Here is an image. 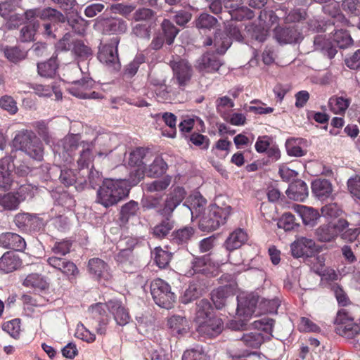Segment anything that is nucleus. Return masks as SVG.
Wrapping results in <instances>:
<instances>
[{
    "label": "nucleus",
    "instance_id": "nucleus-1",
    "mask_svg": "<svg viewBox=\"0 0 360 360\" xmlns=\"http://www.w3.org/2000/svg\"><path fill=\"white\" fill-rule=\"evenodd\" d=\"M63 150L60 155L63 161L70 164L76 160L78 170L88 169L90 163L93 160L91 143L86 141H79V138L77 134H70L66 136L62 141Z\"/></svg>",
    "mask_w": 360,
    "mask_h": 360
},
{
    "label": "nucleus",
    "instance_id": "nucleus-2",
    "mask_svg": "<svg viewBox=\"0 0 360 360\" xmlns=\"http://www.w3.org/2000/svg\"><path fill=\"white\" fill-rule=\"evenodd\" d=\"M129 189L123 180L107 179L97 191L96 202L108 208L113 206L128 195Z\"/></svg>",
    "mask_w": 360,
    "mask_h": 360
},
{
    "label": "nucleus",
    "instance_id": "nucleus-3",
    "mask_svg": "<svg viewBox=\"0 0 360 360\" xmlns=\"http://www.w3.org/2000/svg\"><path fill=\"white\" fill-rule=\"evenodd\" d=\"M13 145L24 152L32 159L41 161L44 157V148L41 141L31 130L22 129L15 134Z\"/></svg>",
    "mask_w": 360,
    "mask_h": 360
},
{
    "label": "nucleus",
    "instance_id": "nucleus-4",
    "mask_svg": "<svg viewBox=\"0 0 360 360\" xmlns=\"http://www.w3.org/2000/svg\"><path fill=\"white\" fill-rule=\"evenodd\" d=\"M231 207H219L214 205L205 210L199 221V229L202 231L210 232L224 224L229 215Z\"/></svg>",
    "mask_w": 360,
    "mask_h": 360
},
{
    "label": "nucleus",
    "instance_id": "nucleus-5",
    "mask_svg": "<svg viewBox=\"0 0 360 360\" xmlns=\"http://www.w3.org/2000/svg\"><path fill=\"white\" fill-rule=\"evenodd\" d=\"M169 64L173 73L172 82L177 84L181 90H184L193 75V69L191 64L186 58H182L178 56H173Z\"/></svg>",
    "mask_w": 360,
    "mask_h": 360
},
{
    "label": "nucleus",
    "instance_id": "nucleus-6",
    "mask_svg": "<svg viewBox=\"0 0 360 360\" xmlns=\"http://www.w3.org/2000/svg\"><path fill=\"white\" fill-rule=\"evenodd\" d=\"M150 293L153 300L159 307L171 309L175 301L174 293L167 283L160 278L153 281L150 283Z\"/></svg>",
    "mask_w": 360,
    "mask_h": 360
},
{
    "label": "nucleus",
    "instance_id": "nucleus-7",
    "mask_svg": "<svg viewBox=\"0 0 360 360\" xmlns=\"http://www.w3.org/2000/svg\"><path fill=\"white\" fill-rule=\"evenodd\" d=\"M119 42L120 38L115 37L111 39L110 43L101 44L98 52L99 61L112 71H118L121 68L117 53Z\"/></svg>",
    "mask_w": 360,
    "mask_h": 360
},
{
    "label": "nucleus",
    "instance_id": "nucleus-8",
    "mask_svg": "<svg viewBox=\"0 0 360 360\" xmlns=\"http://www.w3.org/2000/svg\"><path fill=\"white\" fill-rule=\"evenodd\" d=\"M336 333L343 337L351 339L360 334V325L354 323L353 319L349 317L345 309L340 310L335 319Z\"/></svg>",
    "mask_w": 360,
    "mask_h": 360
},
{
    "label": "nucleus",
    "instance_id": "nucleus-9",
    "mask_svg": "<svg viewBox=\"0 0 360 360\" xmlns=\"http://www.w3.org/2000/svg\"><path fill=\"white\" fill-rule=\"evenodd\" d=\"M24 15L30 24H32L33 22H39L36 20L37 18L41 20H50L56 22H65L66 20L65 16L61 12L51 7L44 9H30L25 12Z\"/></svg>",
    "mask_w": 360,
    "mask_h": 360
},
{
    "label": "nucleus",
    "instance_id": "nucleus-10",
    "mask_svg": "<svg viewBox=\"0 0 360 360\" xmlns=\"http://www.w3.org/2000/svg\"><path fill=\"white\" fill-rule=\"evenodd\" d=\"M237 308L236 314L239 318L249 319L255 313L259 301L258 295L254 293L240 294L236 298Z\"/></svg>",
    "mask_w": 360,
    "mask_h": 360
},
{
    "label": "nucleus",
    "instance_id": "nucleus-11",
    "mask_svg": "<svg viewBox=\"0 0 360 360\" xmlns=\"http://www.w3.org/2000/svg\"><path fill=\"white\" fill-rule=\"evenodd\" d=\"M196 325L198 333L208 338L215 337L223 330L222 320L218 317H210L196 323Z\"/></svg>",
    "mask_w": 360,
    "mask_h": 360
},
{
    "label": "nucleus",
    "instance_id": "nucleus-12",
    "mask_svg": "<svg viewBox=\"0 0 360 360\" xmlns=\"http://www.w3.org/2000/svg\"><path fill=\"white\" fill-rule=\"evenodd\" d=\"M186 193L184 188L177 187L173 190L167 196L163 204V208L158 210L159 214H172L176 207L185 198Z\"/></svg>",
    "mask_w": 360,
    "mask_h": 360
},
{
    "label": "nucleus",
    "instance_id": "nucleus-13",
    "mask_svg": "<svg viewBox=\"0 0 360 360\" xmlns=\"http://www.w3.org/2000/svg\"><path fill=\"white\" fill-rule=\"evenodd\" d=\"M291 252L294 257H309L316 250L314 240L306 237L298 238L290 245Z\"/></svg>",
    "mask_w": 360,
    "mask_h": 360
},
{
    "label": "nucleus",
    "instance_id": "nucleus-14",
    "mask_svg": "<svg viewBox=\"0 0 360 360\" xmlns=\"http://www.w3.org/2000/svg\"><path fill=\"white\" fill-rule=\"evenodd\" d=\"M105 305V309L112 314L117 324L121 326L127 325L130 321V315L127 309L117 300H110Z\"/></svg>",
    "mask_w": 360,
    "mask_h": 360
},
{
    "label": "nucleus",
    "instance_id": "nucleus-15",
    "mask_svg": "<svg viewBox=\"0 0 360 360\" xmlns=\"http://www.w3.org/2000/svg\"><path fill=\"white\" fill-rule=\"evenodd\" d=\"M167 169V165L162 157L157 156L153 160V162L148 166L145 167V169L139 174L137 179H133L134 184H136L141 181L145 174L150 177H158L166 172Z\"/></svg>",
    "mask_w": 360,
    "mask_h": 360
},
{
    "label": "nucleus",
    "instance_id": "nucleus-16",
    "mask_svg": "<svg viewBox=\"0 0 360 360\" xmlns=\"http://www.w3.org/2000/svg\"><path fill=\"white\" fill-rule=\"evenodd\" d=\"M222 65L218 56L213 53H206L199 58L196 62V69L202 72L218 71Z\"/></svg>",
    "mask_w": 360,
    "mask_h": 360
},
{
    "label": "nucleus",
    "instance_id": "nucleus-17",
    "mask_svg": "<svg viewBox=\"0 0 360 360\" xmlns=\"http://www.w3.org/2000/svg\"><path fill=\"white\" fill-rule=\"evenodd\" d=\"M59 179L65 186H75L77 191L84 190L85 180L81 177V170L61 169Z\"/></svg>",
    "mask_w": 360,
    "mask_h": 360
},
{
    "label": "nucleus",
    "instance_id": "nucleus-18",
    "mask_svg": "<svg viewBox=\"0 0 360 360\" xmlns=\"http://www.w3.org/2000/svg\"><path fill=\"white\" fill-rule=\"evenodd\" d=\"M48 264L52 267L60 271L68 276H75L79 273L76 265L65 258L58 255H53L47 259Z\"/></svg>",
    "mask_w": 360,
    "mask_h": 360
},
{
    "label": "nucleus",
    "instance_id": "nucleus-19",
    "mask_svg": "<svg viewBox=\"0 0 360 360\" xmlns=\"http://www.w3.org/2000/svg\"><path fill=\"white\" fill-rule=\"evenodd\" d=\"M90 311L93 318L98 322L96 327V333L98 335H105L106 326L109 323V318L105 311V305L103 303H97L91 307Z\"/></svg>",
    "mask_w": 360,
    "mask_h": 360
},
{
    "label": "nucleus",
    "instance_id": "nucleus-20",
    "mask_svg": "<svg viewBox=\"0 0 360 360\" xmlns=\"http://www.w3.org/2000/svg\"><path fill=\"white\" fill-rule=\"evenodd\" d=\"M0 244L6 249L15 251H22L26 247L24 238L17 233L11 232L0 235Z\"/></svg>",
    "mask_w": 360,
    "mask_h": 360
},
{
    "label": "nucleus",
    "instance_id": "nucleus-21",
    "mask_svg": "<svg viewBox=\"0 0 360 360\" xmlns=\"http://www.w3.org/2000/svg\"><path fill=\"white\" fill-rule=\"evenodd\" d=\"M149 155L150 153L143 148H137L130 153L128 164L131 167H137L136 170V179L139 177V174L145 169Z\"/></svg>",
    "mask_w": 360,
    "mask_h": 360
},
{
    "label": "nucleus",
    "instance_id": "nucleus-22",
    "mask_svg": "<svg viewBox=\"0 0 360 360\" xmlns=\"http://www.w3.org/2000/svg\"><path fill=\"white\" fill-rule=\"evenodd\" d=\"M235 287L232 285H225L217 288L212 292V300L218 309H222L226 304V299L233 297L235 294Z\"/></svg>",
    "mask_w": 360,
    "mask_h": 360
},
{
    "label": "nucleus",
    "instance_id": "nucleus-23",
    "mask_svg": "<svg viewBox=\"0 0 360 360\" xmlns=\"http://www.w3.org/2000/svg\"><path fill=\"white\" fill-rule=\"evenodd\" d=\"M331 40L326 35H317L314 39V49L321 51L329 58H333L337 53V49Z\"/></svg>",
    "mask_w": 360,
    "mask_h": 360
},
{
    "label": "nucleus",
    "instance_id": "nucleus-24",
    "mask_svg": "<svg viewBox=\"0 0 360 360\" xmlns=\"http://www.w3.org/2000/svg\"><path fill=\"white\" fill-rule=\"evenodd\" d=\"M274 37L280 44H291L299 40L300 33L294 27H277L274 29Z\"/></svg>",
    "mask_w": 360,
    "mask_h": 360
},
{
    "label": "nucleus",
    "instance_id": "nucleus-25",
    "mask_svg": "<svg viewBox=\"0 0 360 360\" xmlns=\"http://www.w3.org/2000/svg\"><path fill=\"white\" fill-rule=\"evenodd\" d=\"M286 195L293 200L303 201L308 196L307 186L303 181L296 180L289 185Z\"/></svg>",
    "mask_w": 360,
    "mask_h": 360
},
{
    "label": "nucleus",
    "instance_id": "nucleus-26",
    "mask_svg": "<svg viewBox=\"0 0 360 360\" xmlns=\"http://www.w3.org/2000/svg\"><path fill=\"white\" fill-rule=\"evenodd\" d=\"M163 219L153 228L152 233L158 238L166 237L174 227V221L172 219V214H160Z\"/></svg>",
    "mask_w": 360,
    "mask_h": 360
},
{
    "label": "nucleus",
    "instance_id": "nucleus-27",
    "mask_svg": "<svg viewBox=\"0 0 360 360\" xmlns=\"http://www.w3.org/2000/svg\"><path fill=\"white\" fill-rule=\"evenodd\" d=\"M17 3V0H7L0 4V15L4 19L8 20L6 25L8 30L15 28L16 25L13 22L19 20L18 15H11V13L15 8Z\"/></svg>",
    "mask_w": 360,
    "mask_h": 360
},
{
    "label": "nucleus",
    "instance_id": "nucleus-28",
    "mask_svg": "<svg viewBox=\"0 0 360 360\" xmlns=\"http://www.w3.org/2000/svg\"><path fill=\"white\" fill-rule=\"evenodd\" d=\"M15 225L20 229H36L40 226L41 221L35 214L21 213L15 215L14 219Z\"/></svg>",
    "mask_w": 360,
    "mask_h": 360
},
{
    "label": "nucleus",
    "instance_id": "nucleus-29",
    "mask_svg": "<svg viewBox=\"0 0 360 360\" xmlns=\"http://www.w3.org/2000/svg\"><path fill=\"white\" fill-rule=\"evenodd\" d=\"M313 193L319 199L323 200L328 198L333 191V186L328 179H316L311 184Z\"/></svg>",
    "mask_w": 360,
    "mask_h": 360
},
{
    "label": "nucleus",
    "instance_id": "nucleus-30",
    "mask_svg": "<svg viewBox=\"0 0 360 360\" xmlns=\"http://www.w3.org/2000/svg\"><path fill=\"white\" fill-rule=\"evenodd\" d=\"M20 266L19 258L11 252H5L0 258V273L8 274Z\"/></svg>",
    "mask_w": 360,
    "mask_h": 360
},
{
    "label": "nucleus",
    "instance_id": "nucleus-31",
    "mask_svg": "<svg viewBox=\"0 0 360 360\" xmlns=\"http://www.w3.org/2000/svg\"><path fill=\"white\" fill-rule=\"evenodd\" d=\"M93 84V80L91 79L75 81L73 86L69 89V91L79 98H85L87 97V92L92 88Z\"/></svg>",
    "mask_w": 360,
    "mask_h": 360
},
{
    "label": "nucleus",
    "instance_id": "nucleus-32",
    "mask_svg": "<svg viewBox=\"0 0 360 360\" xmlns=\"http://www.w3.org/2000/svg\"><path fill=\"white\" fill-rule=\"evenodd\" d=\"M10 158H4L0 160V188L8 190L13 183L9 166Z\"/></svg>",
    "mask_w": 360,
    "mask_h": 360
},
{
    "label": "nucleus",
    "instance_id": "nucleus-33",
    "mask_svg": "<svg viewBox=\"0 0 360 360\" xmlns=\"http://www.w3.org/2000/svg\"><path fill=\"white\" fill-rule=\"evenodd\" d=\"M248 240L246 233L240 229L232 232L225 242L227 250H233L242 246Z\"/></svg>",
    "mask_w": 360,
    "mask_h": 360
},
{
    "label": "nucleus",
    "instance_id": "nucleus-34",
    "mask_svg": "<svg viewBox=\"0 0 360 360\" xmlns=\"http://www.w3.org/2000/svg\"><path fill=\"white\" fill-rule=\"evenodd\" d=\"M127 30V22L120 18L108 19L103 24V32L109 34L124 33Z\"/></svg>",
    "mask_w": 360,
    "mask_h": 360
},
{
    "label": "nucleus",
    "instance_id": "nucleus-35",
    "mask_svg": "<svg viewBox=\"0 0 360 360\" xmlns=\"http://www.w3.org/2000/svg\"><path fill=\"white\" fill-rule=\"evenodd\" d=\"M81 177H83L85 180L84 189L88 186L95 188L102 181L101 174L93 167L91 169H81Z\"/></svg>",
    "mask_w": 360,
    "mask_h": 360
},
{
    "label": "nucleus",
    "instance_id": "nucleus-36",
    "mask_svg": "<svg viewBox=\"0 0 360 360\" xmlns=\"http://www.w3.org/2000/svg\"><path fill=\"white\" fill-rule=\"evenodd\" d=\"M294 209L305 224H313L314 221L319 217L317 210L312 207L297 205L294 207Z\"/></svg>",
    "mask_w": 360,
    "mask_h": 360
},
{
    "label": "nucleus",
    "instance_id": "nucleus-37",
    "mask_svg": "<svg viewBox=\"0 0 360 360\" xmlns=\"http://www.w3.org/2000/svg\"><path fill=\"white\" fill-rule=\"evenodd\" d=\"M152 22H138L132 25L131 34L141 40L148 41L151 35Z\"/></svg>",
    "mask_w": 360,
    "mask_h": 360
},
{
    "label": "nucleus",
    "instance_id": "nucleus-38",
    "mask_svg": "<svg viewBox=\"0 0 360 360\" xmlns=\"http://www.w3.org/2000/svg\"><path fill=\"white\" fill-rule=\"evenodd\" d=\"M194 234V229L191 226H185L172 233V241L177 245L186 244Z\"/></svg>",
    "mask_w": 360,
    "mask_h": 360
},
{
    "label": "nucleus",
    "instance_id": "nucleus-39",
    "mask_svg": "<svg viewBox=\"0 0 360 360\" xmlns=\"http://www.w3.org/2000/svg\"><path fill=\"white\" fill-rule=\"evenodd\" d=\"M231 44V40L226 34L221 32L220 30L215 32L214 46L218 53H224Z\"/></svg>",
    "mask_w": 360,
    "mask_h": 360
},
{
    "label": "nucleus",
    "instance_id": "nucleus-40",
    "mask_svg": "<svg viewBox=\"0 0 360 360\" xmlns=\"http://www.w3.org/2000/svg\"><path fill=\"white\" fill-rule=\"evenodd\" d=\"M212 306L210 302L205 299L200 300L197 303L195 323L213 317L212 316Z\"/></svg>",
    "mask_w": 360,
    "mask_h": 360
},
{
    "label": "nucleus",
    "instance_id": "nucleus-41",
    "mask_svg": "<svg viewBox=\"0 0 360 360\" xmlns=\"http://www.w3.org/2000/svg\"><path fill=\"white\" fill-rule=\"evenodd\" d=\"M240 340L247 347L258 348L264 342V338L260 332L255 331L243 334Z\"/></svg>",
    "mask_w": 360,
    "mask_h": 360
},
{
    "label": "nucleus",
    "instance_id": "nucleus-42",
    "mask_svg": "<svg viewBox=\"0 0 360 360\" xmlns=\"http://www.w3.org/2000/svg\"><path fill=\"white\" fill-rule=\"evenodd\" d=\"M58 68L56 59L51 58L48 61L37 64L38 73L41 77H52Z\"/></svg>",
    "mask_w": 360,
    "mask_h": 360
},
{
    "label": "nucleus",
    "instance_id": "nucleus-43",
    "mask_svg": "<svg viewBox=\"0 0 360 360\" xmlns=\"http://www.w3.org/2000/svg\"><path fill=\"white\" fill-rule=\"evenodd\" d=\"M72 51L76 56L79 58L87 59L93 54V51L91 47L86 44L82 40H73L72 41Z\"/></svg>",
    "mask_w": 360,
    "mask_h": 360
},
{
    "label": "nucleus",
    "instance_id": "nucleus-44",
    "mask_svg": "<svg viewBox=\"0 0 360 360\" xmlns=\"http://www.w3.org/2000/svg\"><path fill=\"white\" fill-rule=\"evenodd\" d=\"M330 38L335 47L338 46L340 49L347 48L352 44V39L349 34L342 30H337Z\"/></svg>",
    "mask_w": 360,
    "mask_h": 360
},
{
    "label": "nucleus",
    "instance_id": "nucleus-45",
    "mask_svg": "<svg viewBox=\"0 0 360 360\" xmlns=\"http://www.w3.org/2000/svg\"><path fill=\"white\" fill-rule=\"evenodd\" d=\"M88 270L91 275L98 278L107 271V264L99 258H92L88 262Z\"/></svg>",
    "mask_w": 360,
    "mask_h": 360
},
{
    "label": "nucleus",
    "instance_id": "nucleus-46",
    "mask_svg": "<svg viewBox=\"0 0 360 360\" xmlns=\"http://www.w3.org/2000/svg\"><path fill=\"white\" fill-rule=\"evenodd\" d=\"M188 202L189 205L184 203V205H186L189 209L192 214V217H193L194 215L198 217L205 205L206 200L201 195H195L193 197H190Z\"/></svg>",
    "mask_w": 360,
    "mask_h": 360
},
{
    "label": "nucleus",
    "instance_id": "nucleus-47",
    "mask_svg": "<svg viewBox=\"0 0 360 360\" xmlns=\"http://www.w3.org/2000/svg\"><path fill=\"white\" fill-rule=\"evenodd\" d=\"M349 101L343 97L333 96L329 99V106L330 110L335 114H342L348 108L349 105Z\"/></svg>",
    "mask_w": 360,
    "mask_h": 360
},
{
    "label": "nucleus",
    "instance_id": "nucleus-48",
    "mask_svg": "<svg viewBox=\"0 0 360 360\" xmlns=\"http://www.w3.org/2000/svg\"><path fill=\"white\" fill-rule=\"evenodd\" d=\"M138 210V202L131 200L122 206L120 219L122 222L126 223L131 217H134L137 214Z\"/></svg>",
    "mask_w": 360,
    "mask_h": 360
},
{
    "label": "nucleus",
    "instance_id": "nucleus-49",
    "mask_svg": "<svg viewBox=\"0 0 360 360\" xmlns=\"http://www.w3.org/2000/svg\"><path fill=\"white\" fill-rule=\"evenodd\" d=\"M330 223L320 226L316 230V236L319 241L329 242L334 240L337 236Z\"/></svg>",
    "mask_w": 360,
    "mask_h": 360
},
{
    "label": "nucleus",
    "instance_id": "nucleus-50",
    "mask_svg": "<svg viewBox=\"0 0 360 360\" xmlns=\"http://www.w3.org/2000/svg\"><path fill=\"white\" fill-rule=\"evenodd\" d=\"M145 61L146 56L143 54L136 55L134 60L124 68V76L127 78L133 77L136 74L140 65Z\"/></svg>",
    "mask_w": 360,
    "mask_h": 360
},
{
    "label": "nucleus",
    "instance_id": "nucleus-51",
    "mask_svg": "<svg viewBox=\"0 0 360 360\" xmlns=\"http://www.w3.org/2000/svg\"><path fill=\"white\" fill-rule=\"evenodd\" d=\"M4 56L11 63H17L24 60L27 53L17 46H6L4 49Z\"/></svg>",
    "mask_w": 360,
    "mask_h": 360
},
{
    "label": "nucleus",
    "instance_id": "nucleus-52",
    "mask_svg": "<svg viewBox=\"0 0 360 360\" xmlns=\"http://www.w3.org/2000/svg\"><path fill=\"white\" fill-rule=\"evenodd\" d=\"M161 27L162 32L166 38V43L169 45H171L174 40L179 32V30L176 28L173 23L165 19L161 23Z\"/></svg>",
    "mask_w": 360,
    "mask_h": 360
},
{
    "label": "nucleus",
    "instance_id": "nucleus-53",
    "mask_svg": "<svg viewBox=\"0 0 360 360\" xmlns=\"http://www.w3.org/2000/svg\"><path fill=\"white\" fill-rule=\"evenodd\" d=\"M39 28V22H33L32 24L22 27L20 32L19 39L22 42H29L33 41L35 33Z\"/></svg>",
    "mask_w": 360,
    "mask_h": 360
},
{
    "label": "nucleus",
    "instance_id": "nucleus-54",
    "mask_svg": "<svg viewBox=\"0 0 360 360\" xmlns=\"http://www.w3.org/2000/svg\"><path fill=\"white\" fill-rule=\"evenodd\" d=\"M218 23L217 19L206 13H203L199 15L195 20V26L198 29L210 30L214 28Z\"/></svg>",
    "mask_w": 360,
    "mask_h": 360
},
{
    "label": "nucleus",
    "instance_id": "nucleus-55",
    "mask_svg": "<svg viewBox=\"0 0 360 360\" xmlns=\"http://www.w3.org/2000/svg\"><path fill=\"white\" fill-rule=\"evenodd\" d=\"M152 255L156 264L160 268L166 267L171 259L172 255L167 251L162 250L160 247L155 248Z\"/></svg>",
    "mask_w": 360,
    "mask_h": 360
},
{
    "label": "nucleus",
    "instance_id": "nucleus-56",
    "mask_svg": "<svg viewBox=\"0 0 360 360\" xmlns=\"http://www.w3.org/2000/svg\"><path fill=\"white\" fill-rule=\"evenodd\" d=\"M23 285L34 289H44L46 283L39 274H30L24 280Z\"/></svg>",
    "mask_w": 360,
    "mask_h": 360
},
{
    "label": "nucleus",
    "instance_id": "nucleus-57",
    "mask_svg": "<svg viewBox=\"0 0 360 360\" xmlns=\"http://www.w3.org/2000/svg\"><path fill=\"white\" fill-rule=\"evenodd\" d=\"M278 227L283 229L285 231H290L299 226L295 216L290 212L284 213L278 221Z\"/></svg>",
    "mask_w": 360,
    "mask_h": 360
},
{
    "label": "nucleus",
    "instance_id": "nucleus-58",
    "mask_svg": "<svg viewBox=\"0 0 360 360\" xmlns=\"http://www.w3.org/2000/svg\"><path fill=\"white\" fill-rule=\"evenodd\" d=\"M20 204L15 193H8L0 198V205L7 210H16Z\"/></svg>",
    "mask_w": 360,
    "mask_h": 360
},
{
    "label": "nucleus",
    "instance_id": "nucleus-59",
    "mask_svg": "<svg viewBox=\"0 0 360 360\" xmlns=\"http://www.w3.org/2000/svg\"><path fill=\"white\" fill-rule=\"evenodd\" d=\"M210 265V259L207 256L195 257L192 262L193 272H189L191 275L197 273L205 274L208 271V266Z\"/></svg>",
    "mask_w": 360,
    "mask_h": 360
},
{
    "label": "nucleus",
    "instance_id": "nucleus-60",
    "mask_svg": "<svg viewBox=\"0 0 360 360\" xmlns=\"http://www.w3.org/2000/svg\"><path fill=\"white\" fill-rule=\"evenodd\" d=\"M169 327L177 333H183L186 332L187 321L181 316H172L168 321Z\"/></svg>",
    "mask_w": 360,
    "mask_h": 360
},
{
    "label": "nucleus",
    "instance_id": "nucleus-61",
    "mask_svg": "<svg viewBox=\"0 0 360 360\" xmlns=\"http://www.w3.org/2000/svg\"><path fill=\"white\" fill-rule=\"evenodd\" d=\"M154 16V12L149 8H139L136 10L132 16V20L138 22H151L150 20Z\"/></svg>",
    "mask_w": 360,
    "mask_h": 360
},
{
    "label": "nucleus",
    "instance_id": "nucleus-62",
    "mask_svg": "<svg viewBox=\"0 0 360 360\" xmlns=\"http://www.w3.org/2000/svg\"><path fill=\"white\" fill-rule=\"evenodd\" d=\"M171 181V176H165L162 179L155 180L147 184V189L150 192H158L164 191L169 186Z\"/></svg>",
    "mask_w": 360,
    "mask_h": 360
},
{
    "label": "nucleus",
    "instance_id": "nucleus-63",
    "mask_svg": "<svg viewBox=\"0 0 360 360\" xmlns=\"http://www.w3.org/2000/svg\"><path fill=\"white\" fill-rule=\"evenodd\" d=\"M230 14L232 18L238 21L250 20L255 16L254 12L252 10L246 6H243L242 5L236 9V11H232Z\"/></svg>",
    "mask_w": 360,
    "mask_h": 360
},
{
    "label": "nucleus",
    "instance_id": "nucleus-64",
    "mask_svg": "<svg viewBox=\"0 0 360 360\" xmlns=\"http://www.w3.org/2000/svg\"><path fill=\"white\" fill-rule=\"evenodd\" d=\"M72 243L68 240L56 242L51 248V252L53 255L58 256H64L70 252Z\"/></svg>",
    "mask_w": 360,
    "mask_h": 360
}]
</instances>
